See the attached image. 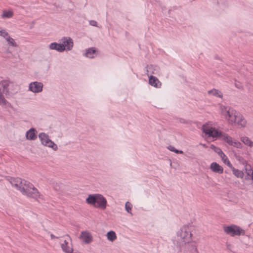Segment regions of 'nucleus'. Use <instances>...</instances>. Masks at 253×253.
<instances>
[{"label": "nucleus", "mask_w": 253, "mask_h": 253, "mask_svg": "<svg viewBox=\"0 0 253 253\" xmlns=\"http://www.w3.org/2000/svg\"><path fill=\"white\" fill-rule=\"evenodd\" d=\"M10 183L23 194L35 200L41 198L38 190L30 182L20 178H10Z\"/></svg>", "instance_id": "obj_1"}, {"label": "nucleus", "mask_w": 253, "mask_h": 253, "mask_svg": "<svg viewBox=\"0 0 253 253\" xmlns=\"http://www.w3.org/2000/svg\"><path fill=\"white\" fill-rule=\"evenodd\" d=\"M221 110L222 114L225 116L226 119H228L230 124H233L236 123L237 119L239 118H240V120H241L240 121L241 123L240 124L244 123L245 118L243 115L234 109L228 107L223 106L221 108Z\"/></svg>", "instance_id": "obj_2"}, {"label": "nucleus", "mask_w": 253, "mask_h": 253, "mask_svg": "<svg viewBox=\"0 0 253 253\" xmlns=\"http://www.w3.org/2000/svg\"><path fill=\"white\" fill-rule=\"evenodd\" d=\"M85 201L87 204L93 205L95 208L103 210L106 208L107 200L100 194H89Z\"/></svg>", "instance_id": "obj_3"}, {"label": "nucleus", "mask_w": 253, "mask_h": 253, "mask_svg": "<svg viewBox=\"0 0 253 253\" xmlns=\"http://www.w3.org/2000/svg\"><path fill=\"white\" fill-rule=\"evenodd\" d=\"M177 235L178 238L177 247L191 241L192 234L189 229V227L187 226H184L181 228L177 232Z\"/></svg>", "instance_id": "obj_4"}, {"label": "nucleus", "mask_w": 253, "mask_h": 253, "mask_svg": "<svg viewBox=\"0 0 253 253\" xmlns=\"http://www.w3.org/2000/svg\"><path fill=\"white\" fill-rule=\"evenodd\" d=\"M3 88V92L6 95L13 94L17 92L18 86L14 83L9 80H3L0 83Z\"/></svg>", "instance_id": "obj_5"}, {"label": "nucleus", "mask_w": 253, "mask_h": 253, "mask_svg": "<svg viewBox=\"0 0 253 253\" xmlns=\"http://www.w3.org/2000/svg\"><path fill=\"white\" fill-rule=\"evenodd\" d=\"M224 232L231 236L244 235L246 232L239 226L234 224L230 226H225L223 227Z\"/></svg>", "instance_id": "obj_6"}, {"label": "nucleus", "mask_w": 253, "mask_h": 253, "mask_svg": "<svg viewBox=\"0 0 253 253\" xmlns=\"http://www.w3.org/2000/svg\"><path fill=\"white\" fill-rule=\"evenodd\" d=\"M39 138L43 145L51 148L54 151H56L58 149L57 145L49 138V136L45 133H40Z\"/></svg>", "instance_id": "obj_7"}, {"label": "nucleus", "mask_w": 253, "mask_h": 253, "mask_svg": "<svg viewBox=\"0 0 253 253\" xmlns=\"http://www.w3.org/2000/svg\"><path fill=\"white\" fill-rule=\"evenodd\" d=\"M179 252L183 253H199L197 249L196 243L194 241H190L188 243L182 245L178 247Z\"/></svg>", "instance_id": "obj_8"}, {"label": "nucleus", "mask_w": 253, "mask_h": 253, "mask_svg": "<svg viewBox=\"0 0 253 253\" xmlns=\"http://www.w3.org/2000/svg\"><path fill=\"white\" fill-rule=\"evenodd\" d=\"M65 239L61 244V247L65 253H73V248L72 245V239L69 235L64 236Z\"/></svg>", "instance_id": "obj_9"}, {"label": "nucleus", "mask_w": 253, "mask_h": 253, "mask_svg": "<svg viewBox=\"0 0 253 253\" xmlns=\"http://www.w3.org/2000/svg\"><path fill=\"white\" fill-rule=\"evenodd\" d=\"M202 130L206 134L208 135L209 137L215 138L219 137L220 135H222V131H218L213 127H208L205 126H202Z\"/></svg>", "instance_id": "obj_10"}, {"label": "nucleus", "mask_w": 253, "mask_h": 253, "mask_svg": "<svg viewBox=\"0 0 253 253\" xmlns=\"http://www.w3.org/2000/svg\"><path fill=\"white\" fill-rule=\"evenodd\" d=\"M62 43L61 44L62 48H64V51L71 50L73 46V40L70 37H63L61 39Z\"/></svg>", "instance_id": "obj_11"}, {"label": "nucleus", "mask_w": 253, "mask_h": 253, "mask_svg": "<svg viewBox=\"0 0 253 253\" xmlns=\"http://www.w3.org/2000/svg\"><path fill=\"white\" fill-rule=\"evenodd\" d=\"M43 84L41 82H34L29 84L30 90L35 93L40 92L42 90Z\"/></svg>", "instance_id": "obj_12"}, {"label": "nucleus", "mask_w": 253, "mask_h": 253, "mask_svg": "<svg viewBox=\"0 0 253 253\" xmlns=\"http://www.w3.org/2000/svg\"><path fill=\"white\" fill-rule=\"evenodd\" d=\"M80 237L83 241L86 244L90 243L93 240L91 234L87 231H82Z\"/></svg>", "instance_id": "obj_13"}, {"label": "nucleus", "mask_w": 253, "mask_h": 253, "mask_svg": "<svg viewBox=\"0 0 253 253\" xmlns=\"http://www.w3.org/2000/svg\"><path fill=\"white\" fill-rule=\"evenodd\" d=\"M37 130L34 128H31L28 130L26 133V137L28 140H35L37 138Z\"/></svg>", "instance_id": "obj_14"}, {"label": "nucleus", "mask_w": 253, "mask_h": 253, "mask_svg": "<svg viewBox=\"0 0 253 253\" xmlns=\"http://www.w3.org/2000/svg\"><path fill=\"white\" fill-rule=\"evenodd\" d=\"M210 169L215 173L221 174L223 172V168L216 162H213L211 164Z\"/></svg>", "instance_id": "obj_15"}, {"label": "nucleus", "mask_w": 253, "mask_h": 253, "mask_svg": "<svg viewBox=\"0 0 253 253\" xmlns=\"http://www.w3.org/2000/svg\"><path fill=\"white\" fill-rule=\"evenodd\" d=\"M149 84L155 87L160 88L162 85L161 83L157 78L151 75L149 78Z\"/></svg>", "instance_id": "obj_16"}, {"label": "nucleus", "mask_w": 253, "mask_h": 253, "mask_svg": "<svg viewBox=\"0 0 253 253\" xmlns=\"http://www.w3.org/2000/svg\"><path fill=\"white\" fill-rule=\"evenodd\" d=\"M97 55V51L95 47H90L86 49L84 55L88 58H93Z\"/></svg>", "instance_id": "obj_17"}, {"label": "nucleus", "mask_w": 253, "mask_h": 253, "mask_svg": "<svg viewBox=\"0 0 253 253\" xmlns=\"http://www.w3.org/2000/svg\"><path fill=\"white\" fill-rule=\"evenodd\" d=\"M228 166L232 170L233 173L238 178H243L244 173L242 170L234 168L230 162H228Z\"/></svg>", "instance_id": "obj_18"}, {"label": "nucleus", "mask_w": 253, "mask_h": 253, "mask_svg": "<svg viewBox=\"0 0 253 253\" xmlns=\"http://www.w3.org/2000/svg\"><path fill=\"white\" fill-rule=\"evenodd\" d=\"M208 93L210 95H212L214 96L221 98L223 97L222 93L220 90L215 88L209 90Z\"/></svg>", "instance_id": "obj_19"}, {"label": "nucleus", "mask_w": 253, "mask_h": 253, "mask_svg": "<svg viewBox=\"0 0 253 253\" xmlns=\"http://www.w3.org/2000/svg\"><path fill=\"white\" fill-rule=\"evenodd\" d=\"M49 48L52 50H56L59 52H62L64 51V48L61 45L60 43L56 42H52L49 45Z\"/></svg>", "instance_id": "obj_20"}, {"label": "nucleus", "mask_w": 253, "mask_h": 253, "mask_svg": "<svg viewBox=\"0 0 253 253\" xmlns=\"http://www.w3.org/2000/svg\"><path fill=\"white\" fill-rule=\"evenodd\" d=\"M219 137L230 145H231V144L233 143V138L226 133L222 132V135H220Z\"/></svg>", "instance_id": "obj_21"}, {"label": "nucleus", "mask_w": 253, "mask_h": 253, "mask_svg": "<svg viewBox=\"0 0 253 253\" xmlns=\"http://www.w3.org/2000/svg\"><path fill=\"white\" fill-rule=\"evenodd\" d=\"M241 140L245 145L250 147H253V142H252L248 137L242 136L241 138Z\"/></svg>", "instance_id": "obj_22"}, {"label": "nucleus", "mask_w": 253, "mask_h": 253, "mask_svg": "<svg viewBox=\"0 0 253 253\" xmlns=\"http://www.w3.org/2000/svg\"><path fill=\"white\" fill-rule=\"evenodd\" d=\"M107 239L113 242L117 239V236L115 232L113 231H109L106 235Z\"/></svg>", "instance_id": "obj_23"}, {"label": "nucleus", "mask_w": 253, "mask_h": 253, "mask_svg": "<svg viewBox=\"0 0 253 253\" xmlns=\"http://www.w3.org/2000/svg\"><path fill=\"white\" fill-rule=\"evenodd\" d=\"M246 172L249 178L252 179L253 178V170L250 165L246 166Z\"/></svg>", "instance_id": "obj_24"}, {"label": "nucleus", "mask_w": 253, "mask_h": 253, "mask_svg": "<svg viewBox=\"0 0 253 253\" xmlns=\"http://www.w3.org/2000/svg\"><path fill=\"white\" fill-rule=\"evenodd\" d=\"M5 39L7 42L8 43L13 47H16L17 46V43L15 42L14 40L11 38L9 35H8L7 37L5 38Z\"/></svg>", "instance_id": "obj_25"}, {"label": "nucleus", "mask_w": 253, "mask_h": 253, "mask_svg": "<svg viewBox=\"0 0 253 253\" xmlns=\"http://www.w3.org/2000/svg\"><path fill=\"white\" fill-rule=\"evenodd\" d=\"M211 148L214 150V152L217 153L220 156L222 155H223V157L225 156V154L223 153L222 151L220 148H218L213 145H211Z\"/></svg>", "instance_id": "obj_26"}, {"label": "nucleus", "mask_w": 253, "mask_h": 253, "mask_svg": "<svg viewBox=\"0 0 253 253\" xmlns=\"http://www.w3.org/2000/svg\"><path fill=\"white\" fill-rule=\"evenodd\" d=\"M13 12L11 11H3V13L1 15V17L2 18H9L13 16Z\"/></svg>", "instance_id": "obj_27"}, {"label": "nucleus", "mask_w": 253, "mask_h": 253, "mask_svg": "<svg viewBox=\"0 0 253 253\" xmlns=\"http://www.w3.org/2000/svg\"><path fill=\"white\" fill-rule=\"evenodd\" d=\"M7 103L6 100L4 98L1 89H0V105H5Z\"/></svg>", "instance_id": "obj_28"}, {"label": "nucleus", "mask_w": 253, "mask_h": 253, "mask_svg": "<svg viewBox=\"0 0 253 253\" xmlns=\"http://www.w3.org/2000/svg\"><path fill=\"white\" fill-rule=\"evenodd\" d=\"M168 149L169 150L172 152H174L176 154H183V152L181 150H178L176 149L173 146L169 145L168 147Z\"/></svg>", "instance_id": "obj_29"}, {"label": "nucleus", "mask_w": 253, "mask_h": 253, "mask_svg": "<svg viewBox=\"0 0 253 253\" xmlns=\"http://www.w3.org/2000/svg\"><path fill=\"white\" fill-rule=\"evenodd\" d=\"M241 120H240V118H238V119H237V121H236V123H235L239 127H244L246 126L247 122L246 120L245 119L244 123L243 124H240V123H241V121H240Z\"/></svg>", "instance_id": "obj_30"}, {"label": "nucleus", "mask_w": 253, "mask_h": 253, "mask_svg": "<svg viewBox=\"0 0 253 253\" xmlns=\"http://www.w3.org/2000/svg\"><path fill=\"white\" fill-rule=\"evenodd\" d=\"M131 208H132V205L131 204V203H129V202H126V205H125L126 210L127 211V212L130 213L131 214H132L131 212Z\"/></svg>", "instance_id": "obj_31"}, {"label": "nucleus", "mask_w": 253, "mask_h": 253, "mask_svg": "<svg viewBox=\"0 0 253 253\" xmlns=\"http://www.w3.org/2000/svg\"><path fill=\"white\" fill-rule=\"evenodd\" d=\"M231 145L238 148H241L242 147V144L241 143L234 140L233 141V143L231 144Z\"/></svg>", "instance_id": "obj_32"}, {"label": "nucleus", "mask_w": 253, "mask_h": 253, "mask_svg": "<svg viewBox=\"0 0 253 253\" xmlns=\"http://www.w3.org/2000/svg\"><path fill=\"white\" fill-rule=\"evenodd\" d=\"M9 35L8 33L4 29L0 30V36L3 37L4 39Z\"/></svg>", "instance_id": "obj_33"}, {"label": "nucleus", "mask_w": 253, "mask_h": 253, "mask_svg": "<svg viewBox=\"0 0 253 253\" xmlns=\"http://www.w3.org/2000/svg\"><path fill=\"white\" fill-rule=\"evenodd\" d=\"M220 157L223 161V163L225 164H226L228 166V162H230L227 157V156L225 155V156L223 157V155H221Z\"/></svg>", "instance_id": "obj_34"}, {"label": "nucleus", "mask_w": 253, "mask_h": 253, "mask_svg": "<svg viewBox=\"0 0 253 253\" xmlns=\"http://www.w3.org/2000/svg\"><path fill=\"white\" fill-rule=\"evenodd\" d=\"M153 69V66L152 65H150L148 69L147 70V72H150L151 74H156L154 71H153L152 70Z\"/></svg>", "instance_id": "obj_35"}, {"label": "nucleus", "mask_w": 253, "mask_h": 253, "mask_svg": "<svg viewBox=\"0 0 253 253\" xmlns=\"http://www.w3.org/2000/svg\"><path fill=\"white\" fill-rule=\"evenodd\" d=\"M89 24L93 26H96V25H97V22H96V21H95L94 20H90L89 21Z\"/></svg>", "instance_id": "obj_36"}, {"label": "nucleus", "mask_w": 253, "mask_h": 253, "mask_svg": "<svg viewBox=\"0 0 253 253\" xmlns=\"http://www.w3.org/2000/svg\"><path fill=\"white\" fill-rule=\"evenodd\" d=\"M226 246H227V248L228 250H231V247H232L231 245H230V244H228V243H226Z\"/></svg>", "instance_id": "obj_37"}, {"label": "nucleus", "mask_w": 253, "mask_h": 253, "mask_svg": "<svg viewBox=\"0 0 253 253\" xmlns=\"http://www.w3.org/2000/svg\"><path fill=\"white\" fill-rule=\"evenodd\" d=\"M50 237H51V238L52 239H55V238H58V237H56L55 236H54L53 234H50Z\"/></svg>", "instance_id": "obj_38"}, {"label": "nucleus", "mask_w": 253, "mask_h": 253, "mask_svg": "<svg viewBox=\"0 0 253 253\" xmlns=\"http://www.w3.org/2000/svg\"><path fill=\"white\" fill-rule=\"evenodd\" d=\"M235 86L238 88H240V87L239 86H238V84H235Z\"/></svg>", "instance_id": "obj_39"}, {"label": "nucleus", "mask_w": 253, "mask_h": 253, "mask_svg": "<svg viewBox=\"0 0 253 253\" xmlns=\"http://www.w3.org/2000/svg\"><path fill=\"white\" fill-rule=\"evenodd\" d=\"M55 190H57V188L56 187H55Z\"/></svg>", "instance_id": "obj_40"}, {"label": "nucleus", "mask_w": 253, "mask_h": 253, "mask_svg": "<svg viewBox=\"0 0 253 253\" xmlns=\"http://www.w3.org/2000/svg\"><path fill=\"white\" fill-rule=\"evenodd\" d=\"M252 180H253V179H252Z\"/></svg>", "instance_id": "obj_41"}]
</instances>
